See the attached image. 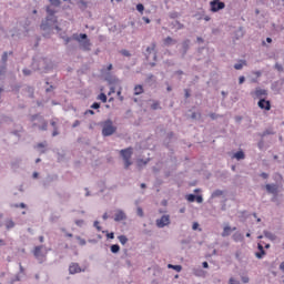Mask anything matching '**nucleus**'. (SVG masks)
Masks as SVG:
<instances>
[{
    "label": "nucleus",
    "mask_w": 284,
    "mask_h": 284,
    "mask_svg": "<svg viewBox=\"0 0 284 284\" xmlns=\"http://www.w3.org/2000/svg\"><path fill=\"white\" fill-rule=\"evenodd\" d=\"M32 70L38 71V72H48L49 70H52V61L47 58H41L39 60H33L32 64Z\"/></svg>",
    "instance_id": "f257e3e1"
},
{
    "label": "nucleus",
    "mask_w": 284,
    "mask_h": 284,
    "mask_svg": "<svg viewBox=\"0 0 284 284\" xmlns=\"http://www.w3.org/2000/svg\"><path fill=\"white\" fill-rule=\"evenodd\" d=\"M72 39L73 41H78L80 50H83L84 52H90L92 43L90 42V39H88V33H74L72 36Z\"/></svg>",
    "instance_id": "f03ea898"
},
{
    "label": "nucleus",
    "mask_w": 284,
    "mask_h": 284,
    "mask_svg": "<svg viewBox=\"0 0 284 284\" xmlns=\"http://www.w3.org/2000/svg\"><path fill=\"white\" fill-rule=\"evenodd\" d=\"M116 132V126L112 120L108 119L102 122V136H112Z\"/></svg>",
    "instance_id": "7ed1b4c3"
},
{
    "label": "nucleus",
    "mask_w": 284,
    "mask_h": 284,
    "mask_svg": "<svg viewBox=\"0 0 284 284\" xmlns=\"http://www.w3.org/2000/svg\"><path fill=\"white\" fill-rule=\"evenodd\" d=\"M120 156L123 159L124 170H129L130 165H132V148L122 149Z\"/></svg>",
    "instance_id": "20e7f679"
},
{
    "label": "nucleus",
    "mask_w": 284,
    "mask_h": 284,
    "mask_svg": "<svg viewBox=\"0 0 284 284\" xmlns=\"http://www.w3.org/2000/svg\"><path fill=\"white\" fill-rule=\"evenodd\" d=\"M32 253H33L34 258L40 261V263H43V260L45 258V255L48 254V252L45 251V246H43V245L36 246Z\"/></svg>",
    "instance_id": "39448f33"
},
{
    "label": "nucleus",
    "mask_w": 284,
    "mask_h": 284,
    "mask_svg": "<svg viewBox=\"0 0 284 284\" xmlns=\"http://www.w3.org/2000/svg\"><path fill=\"white\" fill-rule=\"evenodd\" d=\"M54 23H58L57 16H47L45 21H42L40 28L41 30H50V27L54 26Z\"/></svg>",
    "instance_id": "423d86ee"
},
{
    "label": "nucleus",
    "mask_w": 284,
    "mask_h": 284,
    "mask_svg": "<svg viewBox=\"0 0 284 284\" xmlns=\"http://www.w3.org/2000/svg\"><path fill=\"white\" fill-rule=\"evenodd\" d=\"M55 181H59V175L57 174H49L47 175L43 180H42V185L44 189L50 187V185H52V183H54Z\"/></svg>",
    "instance_id": "0eeeda50"
},
{
    "label": "nucleus",
    "mask_w": 284,
    "mask_h": 284,
    "mask_svg": "<svg viewBox=\"0 0 284 284\" xmlns=\"http://www.w3.org/2000/svg\"><path fill=\"white\" fill-rule=\"evenodd\" d=\"M210 7H211L212 12H219L220 10L225 9V2H223L221 0H212L210 2Z\"/></svg>",
    "instance_id": "6e6552de"
},
{
    "label": "nucleus",
    "mask_w": 284,
    "mask_h": 284,
    "mask_svg": "<svg viewBox=\"0 0 284 284\" xmlns=\"http://www.w3.org/2000/svg\"><path fill=\"white\" fill-rule=\"evenodd\" d=\"M190 45H192L191 39H185L182 41L181 49H180L182 59H185V55L187 54V51L190 50Z\"/></svg>",
    "instance_id": "1a4fd4ad"
},
{
    "label": "nucleus",
    "mask_w": 284,
    "mask_h": 284,
    "mask_svg": "<svg viewBox=\"0 0 284 284\" xmlns=\"http://www.w3.org/2000/svg\"><path fill=\"white\" fill-rule=\"evenodd\" d=\"M257 105L261 110H272V102H270V100H265V98H261L257 102Z\"/></svg>",
    "instance_id": "9d476101"
},
{
    "label": "nucleus",
    "mask_w": 284,
    "mask_h": 284,
    "mask_svg": "<svg viewBox=\"0 0 284 284\" xmlns=\"http://www.w3.org/2000/svg\"><path fill=\"white\" fill-rule=\"evenodd\" d=\"M104 81H106V83H109V85H118L119 78H116V75H112V73L106 72L104 75Z\"/></svg>",
    "instance_id": "9b49d317"
},
{
    "label": "nucleus",
    "mask_w": 284,
    "mask_h": 284,
    "mask_svg": "<svg viewBox=\"0 0 284 284\" xmlns=\"http://www.w3.org/2000/svg\"><path fill=\"white\" fill-rule=\"evenodd\" d=\"M271 89L275 92H284V79L273 82Z\"/></svg>",
    "instance_id": "f8f14e48"
},
{
    "label": "nucleus",
    "mask_w": 284,
    "mask_h": 284,
    "mask_svg": "<svg viewBox=\"0 0 284 284\" xmlns=\"http://www.w3.org/2000/svg\"><path fill=\"white\" fill-rule=\"evenodd\" d=\"M170 215H162L160 220H156V226L160 229L165 227L166 225H170Z\"/></svg>",
    "instance_id": "ddd939ff"
},
{
    "label": "nucleus",
    "mask_w": 284,
    "mask_h": 284,
    "mask_svg": "<svg viewBox=\"0 0 284 284\" xmlns=\"http://www.w3.org/2000/svg\"><path fill=\"white\" fill-rule=\"evenodd\" d=\"M114 221L115 223H121V221H128V215L123 210H116L114 214Z\"/></svg>",
    "instance_id": "4468645a"
},
{
    "label": "nucleus",
    "mask_w": 284,
    "mask_h": 284,
    "mask_svg": "<svg viewBox=\"0 0 284 284\" xmlns=\"http://www.w3.org/2000/svg\"><path fill=\"white\" fill-rule=\"evenodd\" d=\"M81 272H85L79 266V263H71L69 266V274H81Z\"/></svg>",
    "instance_id": "2eb2a0df"
},
{
    "label": "nucleus",
    "mask_w": 284,
    "mask_h": 284,
    "mask_svg": "<svg viewBox=\"0 0 284 284\" xmlns=\"http://www.w3.org/2000/svg\"><path fill=\"white\" fill-rule=\"evenodd\" d=\"M22 161L23 160L21 158H16L10 162V168L12 172H17L21 168Z\"/></svg>",
    "instance_id": "dca6fc26"
},
{
    "label": "nucleus",
    "mask_w": 284,
    "mask_h": 284,
    "mask_svg": "<svg viewBox=\"0 0 284 284\" xmlns=\"http://www.w3.org/2000/svg\"><path fill=\"white\" fill-rule=\"evenodd\" d=\"M265 187L268 194H274V196L278 194V184H266Z\"/></svg>",
    "instance_id": "f3484780"
},
{
    "label": "nucleus",
    "mask_w": 284,
    "mask_h": 284,
    "mask_svg": "<svg viewBox=\"0 0 284 284\" xmlns=\"http://www.w3.org/2000/svg\"><path fill=\"white\" fill-rule=\"evenodd\" d=\"M154 50H156V42H152L151 47L146 48L144 52L146 61H150V55L152 54V52H154Z\"/></svg>",
    "instance_id": "a211bd4d"
},
{
    "label": "nucleus",
    "mask_w": 284,
    "mask_h": 284,
    "mask_svg": "<svg viewBox=\"0 0 284 284\" xmlns=\"http://www.w3.org/2000/svg\"><path fill=\"white\" fill-rule=\"evenodd\" d=\"M39 123H40V125H38V129L41 130L42 132H47L48 131V122H47L45 118H40Z\"/></svg>",
    "instance_id": "6ab92c4d"
},
{
    "label": "nucleus",
    "mask_w": 284,
    "mask_h": 284,
    "mask_svg": "<svg viewBox=\"0 0 284 284\" xmlns=\"http://www.w3.org/2000/svg\"><path fill=\"white\" fill-rule=\"evenodd\" d=\"M255 97H256L257 99H262V97H267V90L257 88V89L255 90Z\"/></svg>",
    "instance_id": "aec40b11"
},
{
    "label": "nucleus",
    "mask_w": 284,
    "mask_h": 284,
    "mask_svg": "<svg viewBox=\"0 0 284 284\" xmlns=\"http://www.w3.org/2000/svg\"><path fill=\"white\" fill-rule=\"evenodd\" d=\"M37 150H41L40 154H45V148H48V142H40L36 145Z\"/></svg>",
    "instance_id": "412c9836"
},
{
    "label": "nucleus",
    "mask_w": 284,
    "mask_h": 284,
    "mask_svg": "<svg viewBox=\"0 0 284 284\" xmlns=\"http://www.w3.org/2000/svg\"><path fill=\"white\" fill-rule=\"evenodd\" d=\"M145 83H149V85H154V83H156V77H154L152 73L148 74Z\"/></svg>",
    "instance_id": "4be33fe9"
},
{
    "label": "nucleus",
    "mask_w": 284,
    "mask_h": 284,
    "mask_svg": "<svg viewBox=\"0 0 284 284\" xmlns=\"http://www.w3.org/2000/svg\"><path fill=\"white\" fill-rule=\"evenodd\" d=\"M223 194H225V191L217 189L212 192L211 199H219V197L223 196Z\"/></svg>",
    "instance_id": "5701e85b"
},
{
    "label": "nucleus",
    "mask_w": 284,
    "mask_h": 284,
    "mask_svg": "<svg viewBox=\"0 0 284 284\" xmlns=\"http://www.w3.org/2000/svg\"><path fill=\"white\" fill-rule=\"evenodd\" d=\"M263 234L265 239H268V241H276V235L270 231H263Z\"/></svg>",
    "instance_id": "b1692460"
},
{
    "label": "nucleus",
    "mask_w": 284,
    "mask_h": 284,
    "mask_svg": "<svg viewBox=\"0 0 284 284\" xmlns=\"http://www.w3.org/2000/svg\"><path fill=\"white\" fill-rule=\"evenodd\" d=\"M270 135H274V130L266 129L264 132L258 133V136H261V139H265V136H270Z\"/></svg>",
    "instance_id": "393cba45"
},
{
    "label": "nucleus",
    "mask_w": 284,
    "mask_h": 284,
    "mask_svg": "<svg viewBox=\"0 0 284 284\" xmlns=\"http://www.w3.org/2000/svg\"><path fill=\"white\" fill-rule=\"evenodd\" d=\"M1 121H2V124L7 123V125H10L14 122V120L8 115H1Z\"/></svg>",
    "instance_id": "a878e982"
},
{
    "label": "nucleus",
    "mask_w": 284,
    "mask_h": 284,
    "mask_svg": "<svg viewBox=\"0 0 284 284\" xmlns=\"http://www.w3.org/2000/svg\"><path fill=\"white\" fill-rule=\"evenodd\" d=\"M243 65H247V61L246 60H239V62L234 64V69L235 70H243Z\"/></svg>",
    "instance_id": "bb28decb"
},
{
    "label": "nucleus",
    "mask_w": 284,
    "mask_h": 284,
    "mask_svg": "<svg viewBox=\"0 0 284 284\" xmlns=\"http://www.w3.org/2000/svg\"><path fill=\"white\" fill-rule=\"evenodd\" d=\"M232 239H233V241H235V243H241V241H243L244 236L240 232H236L233 234Z\"/></svg>",
    "instance_id": "cd10ccee"
},
{
    "label": "nucleus",
    "mask_w": 284,
    "mask_h": 284,
    "mask_svg": "<svg viewBox=\"0 0 284 284\" xmlns=\"http://www.w3.org/2000/svg\"><path fill=\"white\" fill-rule=\"evenodd\" d=\"M231 234H232V227L231 226H225L223 232H222L223 239H225L226 236H230Z\"/></svg>",
    "instance_id": "c85d7f7f"
},
{
    "label": "nucleus",
    "mask_w": 284,
    "mask_h": 284,
    "mask_svg": "<svg viewBox=\"0 0 284 284\" xmlns=\"http://www.w3.org/2000/svg\"><path fill=\"white\" fill-rule=\"evenodd\" d=\"M110 250H111L112 254H119V252H121V246H119V244H112L110 246Z\"/></svg>",
    "instance_id": "c756f323"
},
{
    "label": "nucleus",
    "mask_w": 284,
    "mask_h": 284,
    "mask_svg": "<svg viewBox=\"0 0 284 284\" xmlns=\"http://www.w3.org/2000/svg\"><path fill=\"white\" fill-rule=\"evenodd\" d=\"M139 94H143V85H141V84H138L134 88V95L139 97Z\"/></svg>",
    "instance_id": "7c9ffc66"
},
{
    "label": "nucleus",
    "mask_w": 284,
    "mask_h": 284,
    "mask_svg": "<svg viewBox=\"0 0 284 284\" xmlns=\"http://www.w3.org/2000/svg\"><path fill=\"white\" fill-rule=\"evenodd\" d=\"M234 158H235L237 161H243V159H245V152H243V151H237V152L234 154Z\"/></svg>",
    "instance_id": "2f4dec72"
},
{
    "label": "nucleus",
    "mask_w": 284,
    "mask_h": 284,
    "mask_svg": "<svg viewBox=\"0 0 284 284\" xmlns=\"http://www.w3.org/2000/svg\"><path fill=\"white\" fill-rule=\"evenodd\" d=\"M4 225H6L7 230H12L14 227L16 223L12 220H6Z\"/></svg>",
    "instance_id": "473e14b6"
},
{
    "label": "nucleus",
    "mask_w": 284,
    "mask_h": 284,
    "mask_svg": "<svg viewBox=\"0 0 284 284\" xmlns=\"http://www.w3.org/2000/svg\"><path fill=\"white\" fill-rule=\"evenodd\" d=\"M176 43V40L172 39V37H166L164 39V45H174Z\"/></svg>",
    "instance_id": "72a5a7b5"
},
{
    "label": "nucleus",
    "mask_w": 284,
    "mask_h": 284,
    "mask_svg": "<svg viewBox=\"0 0 284 284\" xmlns=\"http://www.w3.org/2000/svg\"><path fill=\"white\" fill-rule=\"evenodd\" d=\"M169 270H174L175 272H181L183 270V266L181 265H174V264H168Z\"/></svg>",
    "instance_id": "f704fd0d"
},
{
    "label": "nucleus",
    "mask_w": 284,
    "mask_h": 284,
    "mask_svg": "<svg viewBox=\"0 0 284 284\" xmlns=\"http://www.w3.org/2000/svg\"><path fill=\"white\" fill-rule=\"evenodd\" d=\"M118 240L121 243V245H125V243H128V236L125 235L118 236Z\"/></svg>",
    "instance_id": "c9c22d12"
},
{
    "label": "nucleus",
    "mask_w": 284,
    "mask_h": 284,
    "mask_svg": "<svg viewBox=\"0 0 284 284\" xmlns=\"http://www.w3.org/2000/svg\"><path fill=\"white\" fill-rule=\"evenodd\" d=\"M98 99L102 101V103H108V95H105V93H100Z\"/></svg>",
    "instance_id": "e433bc0d"
},
{
    "label": "nucleus",
    "mask_w": 284,
    "mask_h": 284,
    "mask_svg": "<svg viewBox=\"0 0 284 284\" xmlns=\"http://www.w3.org/2000/svg\"><path fill=\"white\" fill-rule=\"evenodd\" d=\"M186 201H189V203H194V201H196V194L186 195Z\"/></svg>",
    "instance_id": "4c0bfd02"
},
{
    "label": "nucleus",
    "mask_w": 284,
    "mask_h": 284,
    "mask_svg": "<svg viewBox=\"0 0 284 284\" xmlns=\"http://www.w3.org/2000/svg\"><path fill=\"white\" fill-rule=\"evenodd\" d=\"M47 13L49 17H54L57 14V10H54L50 7H47Z\"/></svg>",
    "instance_id": "58836bf2"
},
{
    "label": "nucleus",
    "mask_w": 284,
    "mask_h": 284,
    "mask_svg": "<svg viewBox=\"0 0 284 284\" xmlns=\"http://www.w3.org/2000/svg\"><path fill=\"white\" fill-rule=\"evenodd\" d=\"M258 150H265V140L261 138V140L257 142Z\"/></svg>",
    "instance_id": "ea45409f"
},
{
    "label": "nucleus",
    "mask_w": 284,
    "mask_h": 284,
    "mask_svg": "<svg viewBox=\"0 0 284 284\" xmlns=\"http://www.w3.org/2000/svg\"><path fill=\"white\" fill-rule=\"evenodd\" d=\"M41 119H43V116L41 114H33L31 115V122H34V121H41Z\"/></svg>",
    "instance_id": "a19ab883"
},
{
    "label": "nucleus",
    "mask_w": 284,
    "mask_h": 284,
    "mask_svg": "<svg viewBox=\"0 0 284 284\" xmlns=\"http://www.w3.org/2000/svg\"><path fill=\"white\" fill-rule=\"evenodd\" d=\"M51 6L59 8L61 6V0H49Z\"/></svg>",
    "instance_id": "79ce46f5"
},
{
    "label": "nucleus",
    "mask_w": 284,
    "mask_h": 284,
    "mask_svg": "<svg viewBox=\"0 0 284 284\" xmlns=\"http://www.w3.org/2000/svg\"><path fill=\"white\" fill-rule=\"evenodd\" d=\"M265 254H267L265 251H260V252H256L255 253V256H256V258H263V256H265Z\"/></svg>",
    "instance_id": "37998d69"
},
{
    "label": "nucleus",
    "mask_w": 284,
    "mask_h": 284,
    "mask_svg": "<svg viewBox=\"0 0 284 284\" xmlns=\"http://www.w3.org/2000/svg\"><path fill=\"white\" fill-rule=\"evenodd\" d=\"M75 239H77V241H79V243H80V245H85L87 244V241H85V239H83V237H81V236H79V235H77L75 236Z\"/></svg>",
    "instance_id": "c03bdc74"
},
{
    "label": "nucleus",
    "mask_w": 284,
    "mask_h": 284,
    "mask_svg": "<svg viewBox=\"0 0 284 284\" xmlns=\"http://www.w3.org/2000/svg\"><path fill=\"white\" fill-rule=\"evenodd\" d=\"M275 70H277V72H283L284 69H283V64L276 62L275 65H274Z\"/></svg>",
    "instance_id": "a18cd8bd"
},
{
    "label": "nucleus",
    "mask_w": 284,
    "mask_h": 284,
    "mask_svg": "<svg viewBox=\"0 0 284 284\" xmlns=\"http://www.w3.org/2000/svg\"><path fill=\"white\" fill-rule=\"evenodd\" d=\"M102 234H106V239H110V240L114 239V232L109 233L108 231H102Z\"/></svg>",
    "instance_id": "49530a36"
},
{
    "label": "nucleus",
    "mask_w": 284,
    "mask_h": 284,
    "mask_svg": "<svg viewBox=\"0 0 284 284\" xmlns=\"http://www.w3.org/2000/svg\"><path fill=\"white\" fill-rule=\"evenodd\" d=\"M13 207H21L22 210H27L28 209V204L21 202L19 204H14Z\"/></svg>",
    "instance_id": "de8ad7c7"
},
{
    "label": "nucleus",
    "mask_w": 284,
    "mask_h": 284,
    "mask_svg": "<svg viewBox=\"0 0 284 284\" xmlns=\"http://www.w3.org/2000/svg\"><path fill=\"white\" fill-rule=\"evenodd\" d=\"M263 245H265V242H261L257 244L258 252H265V246H263Z\"/></svg>",
    "instance_id": "09e8293b"
},
{
    "label": "nucleus",
    "mask_w": 284,
    "mask_h": 284,
    "mask_svg": "<svg viewBox=\"0 0 284 284\" xmlns=\"http://www.w3.org/2000/svg\"><path fill=\"white\" fill-rule=\"evenodd\" d=\"M151 109L152 110H161V104L159 102H154L153 104H151Z\"/></svg>",
    "instance_id": "8fccbe9b"
},
{
    "label": "nucleus",
    "mask_w": 284,
    "mask_h": 284,
    "mask_svg": "<svg viewBox=\"0 0 284 284\" xmlns=\"http://www.w3.org/2000/svg\"><path fill=\"white\" fill-rule=\"evenodd\" d=\"M174 26L176 27V30H183V28H185V26H183V23L175 21Z\"/></svg>",
    "instance_id": "3c124183"
},
{
    "label": "nucleus",
    "mask_w": 284,
    "mask_h": 284,
    "mask_svg": "<svg viewBox=\"0 0 284 284\" xmlns=\"http://www.w3.org/2000/svg\"><path fill=\"white\" fill-rule=\"evenodd\" d=\"M136 10H138V12H143V10H145V6H143V3H138Z\"/></svg>",
    "instance_id": "603ef678"
},
{
    "label": "nucleus",
    "mask_w": 284,
    "mask_h": 284,
    "mask_svg": "<svg viewBox=\"0 0 284 284\" xmlns=\"http://www.w3.org/2000/svg\"><path fill=\"white\" fill-rule=\"evenodd\" d=\"M191 119H193V120H199V119H201V113L193 112V113L191 114Z\"/></svg>",
    "instance_id": "864d4df0"
},
{
    "label": "nucleus",
    "mask_w": 284,
    "mask_h": 284,
    "mask_svg": "<svg viewBox=\"0 0 284 284\" xmlns=\"http://www.w3.org/2000/svg\"><path fill=\"white\" fill-rule=\"evenodd\" d=\"M99 221H94L93 222V227H95V230H98V232H101V230H102V227H101V225H99Z\"/></svg>",
    "instance_id": "5fc2aeb1"
},
{
    "label": "nucleus",
    "mask_w": 284,
    "mask_h": 284,
    "mask_svg": "<svg viewBox=\"0 0 284 284\" xmlns=\"http://www.w3.org/2000/svg\"><path fill=\"white\" fill-rule=\"evenodd\" d=\"M22 74H24V77H30V74H32V70H30V69H23V70H22Z\"/></svg>",
    "instance_id": "6e6d98bb"
},
{
    "label": "nucleus",
    "mask_w": 284,
    "mask_h": 284,
    "mask_svg": "<svg viewBox=\"0 0 284 284\" xmlns=\"http://www.w3.org/2000/svg\"><path fill=\"white\" fill-rule=\"evenodd\" d=\"M99 108H101V103H99V102H94V103L91 105V109H92V110H99Z\"/></svg>",
    "instance_id": "4d7b16f0"
},
{
    "label": "nucleus",
    "mask_w": 284,
    "mask_h": 284,
    "mask_svg": "<svg viewBox=\"0 0 284 284\" xmlns=\"http://www.w3.org/2000/svg\"><path fill=\"white\" fill-rule=\"evenodd\" d=\"M209 116H210V119H212V121H216V119H219V116H221V115H219L216 113H210Z\"/></svg>",
    "instance_id": "13d9d810"
},
{
    "label": "nucleus",
    "mask_w": 284,
    "mask_h": 284,
    "mask_svg": "<svg viewBox=\"0 0 284 284\" xmlns=\"http://www.w3.org/2000/svg\"><path fill=\"white\" fill-rule=\"evenodd\" d=\"M1 61H2V63H7V61H8V52H3Z\"/></svg>",
    "instance_id": "bf43d9fd"
},
{
    "label": "nucleus",
    "mask_w": 284,
    "mask_h": 284,
    "mask_svg": "<svg viewBox=\"0 0 284 284\" xmlns=\"http://www.w3.org/2000/svg\"><path fill=\"white\" fill-rule=\"evenodd\" d=\"M136 214H138V216L143 217L144 214H143V209L141 206L138 207Z\"/></svg>",
    "instance_id": "052dcab7"
},
{
    "label": "nucleus",
    "mask_w": 284,
    "mask_h": 284,
    "mask_svg": "<svg viewBox=\"0 0 284 284\" xmlns=\"http://www.w3.org/2000/svg\"><path fill=\"white\" fill-rule=\"evenodd\" d=\"M196 203H203V195H195Z\"/></svg>",
    "instance_id": "680f3d73"
},
{
    "label": "nucleus",
    "mask_w": 284,
    "mask_h": 284,
    "mask_svg": "<svg viewBox=\"0 0 284 284\" xmlns=\"http://www.w3.org/2000/svg\"><path fill=\"white\" fill-rule=\"evenodd\" d=\"M229 284H241V282L236 281L234 277L229 280Z\"/></svg>",
    "instance_id": "e2e57ef3"
},
{
    "label": "nucleus",
    "mask_w": 284,
    "mask_h": 284,
    "mask_svg": "<svg viewBox=\"0 0 284 284\" xmlns=\"http://www.w3.org/2000/svg\"><path fill=\"white\" fill-rule=\"evenodd\" d=\"M239 83L240 85H243V83H245V75L239 78Z\"/></svg>",
    "instance_id": "0e129e2a"
},
{
    "label": "nucleus",
    "mask_w": 284,
    "mask_h": 284,
    "mask_svg": "<svg viewBox=\"0 0 284 284\" xmlns=\"http://www.w3.org/2000/svg\"><path fill=\"white\" fill-rule=\"evenodd\" d=\"M81 125V121L75 120L72 124V128H79Z\"/></svg>",
    "instance_id": "69168bd1"
},
{
    "label": "nucleus",
    "mask_w": 284,
    "mask_h": 284,
    "mask_svg": "<svg viewBox=\"0 0 284 284\" xmlns=\"http://www.w3.org/2000/svg\"><path fill=\"white\" fill-rule=\"evenodd\" d=\"M121 54H123V57H131L130 51L128 50H122Z\"/></svg>",
    "instance_id": "338daca9"
},
{
    "label": "nucleus",
    "mask_w": 284,
    "mask_h": 284,
    "mask_svg": "<svg viewBox=\"0 0 284 284\" xmlns=\"http://www.w3.org/2000/svg\"><path fill=\"white\" fill-rule=\"evenodd\" d=\"M184 97H185V99H190L191 94H190V90L189 89L184 90Z\"/></svg>",
    "instance_id": "774afa93"
}]
</instances>
